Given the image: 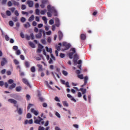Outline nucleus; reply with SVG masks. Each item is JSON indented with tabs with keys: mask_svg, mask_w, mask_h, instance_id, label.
<instances>
[{
	"mask_svg": "<svg viewBox=\"0 0 130 130\" xmlns=\"http://www.w3.org/2000/svg\"><path fill=\"white\" fill-rule=\"evenodd\" d=\"M48 2V0H42V4H44V5H45V4H47Z\"/></svg>",
	"mask_w": 130,
	"mask_h": 130,
	"instance_id": "8fccbe9b",
	"label": "nucleus"
},
{
	"mask_svg": "<svg viewBox=\"0 0 130 130\" xmlns=\"http://www.w3.org/2000/svg\"><path fill=\"white\" fill-rule=\"evenodd\" d=\"M23 26L24 28H26V29H27L30 27V23L26 22L25 24H24Z\"/></svg>",
	"mask_w": 130,
	"mask_h": 130,
	"instance_id": "a211bd4d",
	"label": "nucleus"
},
{
	"mask_svg": "<svg viewBox=\"0 0 130 130\" xmlns=\"http://www.w3.org/2000/svg\"><path fill=\"white\" fill-rule=\"evenodd\" d=\"M15 90L16 92H20L22 90V87L21 86H17L16 87Z\"/></svg>",
	"mask_w": 130,
	"mask_h": 130,
	"instance_id": "f3484780",
	"label": "nucleus"
},
{
	"mask_svg": "<svg viewBox=\"0 0 130 130\" xmlns=\"http://www.w3.org/2000/svg\"><path fill=\"white\" fill-rule=\"evenodd\" d=\"M7 76H11L12 75V72L10 71H8L6 73Z\"/></svg>",
	"mask_w": 130,
	"mask_h": 130,
	"instance_id": "13d9d810",
	"label": "nucleus"
},
{
	"mask_svg": "<svg viewBox=\"0 0 130 130\" xmlns=\"http://www.w3.org/2000/svg\"><path fill=\"white\" fill-rule=\"evenodd\" d=\"M12 20L14 21V22H18L19 21V18H18V17L15 16L12 17Z\"/></svg>",
	"mask_w": 130,
	"mask_h": 130,
	"instance_id": "393cba45",
	"label": "nucleus"
},
{
	"mask_svg": "<svg viewBox=\"0 0 130 130\" xmlns=\"http://www.w3.org/2000/svg\"><path fill=\"white\" fill-rule=\"evenodd\" d=\"M24 63L26 68H29V67H30V64L27 61H25Z\"/></svg>",
	"mask_w": 130,
	"mask_h": 130,
	"instance_id": "c756f323",
	"label": "nucleus"
},
{
	"mask_svg": "<svg viewBox=\"0 0 130 130\" xmlns=\"http://www.w3.org/2000/svg\"><path fill=\"white\" fill-rule=\"evenodd\" d=\"M72 50V52H70L68 54V55L69 56V58L72 59V58H73V56H74V54L76 53V49H75V48H73L72 49H71Z\"/></svg>",
	"mask_w": 130,
	"mask_h": 130,
	"instance_id": "7ed1b4c3",
	"label": "nucleus"
},
{
	"mask_svg": "<svg viewBox=\"0 0 130 130\" xmlns=\"http://www.w3.org/2000/svg\"><path fill=\"white\" fill-rule=\"evenodd\" d=\"M7 62H8L7 59L6 58H2V60L1 62V66H2V67H4V66L7 63Z\"/></svg>",
	"mask_w": 130,
	"mask_h": 130,
	"instance_id": "1a4fd4ad",
	"label": "nucleus"
},
{
	"mask_svg": "<svg viewBox=\"0 0 130 130\" xmlns=\"http://www.w3.org/2000/svg\"><path fill=\"white\" fill-rule=\"evenodd\" d=\"M59 56L61 58H63V57H64V56H66V55L62 53H60Z\"/></svg>",
	"mask_w": 130,
	"mask_h": 130,
	"instance_id": "ea45409f",
	"label": "nucleus"
},
{
	"mask_svg": "<svg viewBox=\"0 0 130 130\" xmlns=\"http://www.w3.org/2000/svg\"><path fill=\"white\" fill-rule=\"evenodd\" d=\"M26 4L28 5V7L29 8H32V7H33V5H34L33 1L30 0H28L26 2Z\"/></svg>",
	"mask_w": 130,
	"mask_h": 130,
	"instance_id": "9b49d317",
	"label": "nucleus"
},
{
	"mask_svg": "<svg viewBox=\"0 0 130 130\" xmlns=\"http://www.w3.org/2000/svg\"><path fill=\"white\" fill-rule=\"evenodd\" d=\"M47 42H48V43H50V42H51V38L50 37L48 38Z\"/></svg>",
	"mask_w": 130,
	"mask_h": 130,
	"instance_id": "4d7b16f0",
	"label": "nucleus"
},
{
	"mask_svg": "<svg viewBox=\"0 0 130 130\" xmlns=\"http://www.w3.org/2000/svg\"><path fill=\"white\" fill-rule=\"evenodd\" d=\"M14 14L15 15V16H17V17L19 16V12H18V10H16L14 12Z\"/></svg>",
	"mask_w": 130,
	"mask_h": 130,
	"instance_id": "864d4df0",
	"label": "nucleus"
},
{
	"mask_svg": "<svg viewBox=\"0 0 130 130\" xmlns=\"http://www.w3.org/2000/svg\"><path fill=\"white\" fill-rule=\"evenodd\" d=\"M30 70L32 73H35V71H36L35 67H32L30 69Z\"/></svg>",
	"mask_w": 130,
	"mask_h": 130,
	"instance_id": "4c0bfd02",
	"label": "nucleus"
},
{
	"mask_svg": "<svg viewBox=\"0 0 130 130\" xmlns=\"http://www.w3.org/2000/svg\"><path fill=\"white\" fill-rule=\"evenodd\" d=\"M28 44L32 48H35V44L33 43L32 42H29Z\"/></svg>",
	"mask_w": 130,
	"mask_h": 130,
	"instance_id": "4be33fe9",
	"label": "nucleus"
},
{
	"mask_svg": "<svg viewBox=\"0 0 130 130\" xmlns=\"http://www.w3.org/2000/svg\"><path fill=\"white\" fill-rule=\"evenodd\" d=\"M73 62L74 66H77V62H78V59L77 58H74L73 59Z\"/></svg>",
	"mask_w": 130,
	"mask_h": 130,
	"instance_id": "bb28decb",
	"label": "nucleus"
},
{
	"mask_svg": "<svg viewBox=\"0 0 130 130\" xmlns=\"http://www.w3.org/2000/svg\"><path fill=\"white\" fill-rule=\"evenodd\" d=\"M8 0H2V5H6Z\"/></svg>",
	"mask_w": 130,
	"mask_h": 130,
	"instance_id": "bf43d9fd",
	"label": "nucleus"
},
{
	"mask_svg": "<svg viewBox=\"0 0 130 130\" xmlns=\"http://www.w3.org/2000/svg\"><path fill=\"white\" fill-rule=\"evenodd\" d=\"M13 3V5L14 6H17V7H19L20 4L19 3V2L15 1V0H13L12 1Z\"/></svg>",
	"mask_w": 130,
	"mask_h": 130,
	"instance_id": "412c9836",
	"label": "nucleus"
},
{
	"mask_svg": "<svg viewBox=\"0 0 130 130\" xmlns=\"http://www.w3.org/2000/svg\"><path fill=\"white\" fill-rule=\"evenodd\" d=\"M34 19H35V17L34 15H32L28 19L29 22H32V21H34Z\"/></svg>",
	"mask_w": 130,
	"mask_h": 130,
	"instance_id": "aec40b11",
	"label": "nucleus"
},
{
	"mask_svg": "<svg viewBox=\"0 0 130 130\" xmlns=\"http://www.w3.org/2000/svg\"><path fill=\"white\" fill-rule=\"evenodd\" d=\"M77 77L78 78H79V79H80L81 80H83V79H84V75H83V74L78 75Z\"/></svg>",
	"mask_w": 130,
	"mask_h": 130,
	"instance_id": "7c9ffc66",
	"label": "nucleus"
},
{
	"mask_svg": "<svg viewBox=\"0 0 130 130\" xmlns=\"http://www.w3.org/2000/svg\"><path fill=\"white\" fill-rule=\"evenodd\" d=\"M14 62L15 63V64H19L20 63V62H19V61H18V60L15 59L14 60Z\"/></svg>",
	"mask_w": 130,
	"mask_h": 130,
	"instance_id": "37998d69",
	"label": "nucleus"
},
{
	"mask_svg": "<svg viewBox=\"0 0 130 130\" xmlns=\"http://www.w3.org/2000/svg\"><path fill=\"white\" fill-rule=\"evenodd\" d=\"M54 100H55V101H56L57 102H60V100H59V99H58V97H57V96L55 97Z\"/></svg>",
	"mask_w": 130,
	"mask_h": 130,
	"instance_id": "79ce46f5",
	"label": "nucleus"
},
{
	"mask_svg": "<svg viewBox=\"0 0 130 130\" xmlns=\"http://www.w3.org/2000/svg\"><path fill=\"white\" fill-rule=\"evenodd\" d=\"M22 82L27 86V87H29V88H31V85H30V83H29V81H28V80L26 78L22 79Z\"/></svg>",
	"mask_w": 130,
	"mask_h": 130,
	"instance_id": "423d86ee",
	"label": "nucleus"
},
{
	"mask_svg": "<svg viewBox=\"0 0 130 130\" xmlns=\"http://www.w3.org/2000/svg\"><path fill=\"white\" fill-rule=\"evenodd\" d=\"M8 102H10V103H12L13 104H14L15 105H16V104H17V101H16L13 99H9Z\"/></svg>",
	"mask_w": 130,
	"mask_h": 130,
	"instance_id": "f8f14e48",
	"label": "nucleus"
},
{
	"mask_svg": "<svg viewBox=\"0 0 130 130\" xmlns=\"http://www.w3.org/2000/svg\"><path fill=\"white\" fill-rule=\"evenodd\" d=\"M36 38H39L40 39L41 37H42V34L41 33H39L36 36Z\"/></svg>",
	"mask_w": 130,
	"mask_h": 130,
	"instance_id": "a878e982",
	"label": "nucleus"
},
{
	"mask_svg": "<svg viewBox=\"0 0 130 130\" xmlns=\"http://www.w3.org/2000/svg\"><path fill=\"white\" fill-rule=\"evenodd\" d=\"M26 5H21V10H26Z\"/></svg>",
	"mask_w": 130,
	"mask_h": 130,
	"instance_id": "3c124183",
	"label": "nucleus"
},
{
	"mask_svg": "<svg viewBox=\"0 0 130 130\" xmlns=\"http://www.w3.org/2000/svg\"><path fill=\"white\" fill-rule=\"evenodd\" d=\"M8 84H12L9 87V89H10V90H13V89H14V88H16V83H14V80L9 79L8 81Z\"/></svg>",
	"mask_w": 130,
	"mask_h": 130,
	"instance_id": "f03ea898",
	"label": "nucleus"
},
{
	"mask_svg": "<svg viewBox=\"0 0 130 130\" xmlns=\"http://www.w3.org/2000/svg\"><path fill=\"white\" fill-rule=\"evenodd\" d=\"M5 85V83L3 81H0V87H3Z\"/></svg>",
	"mask_w": 130,
	"mask_h": 130,
	"instance_id": "5fc2aeb1",
	"label": "nucleus"
},
{
	"mask_svg": "<svg viewBox=\"0 0 130 130\" xmlns=\"http://www.w3.org/2000/svg\"><path fill=\"white\" fill-rule=\"evenodd\" d=\"M14 106L15 107H16V108H17V112H18V114L21 115V114H22V113H23V111L22 110V109L19 108V106L18 105H14Z\"/></svg>",
	"mask_w": 130,
	"mask_h": 130,
	"instance_id": "6e6552de",
	"label": "nucleus"
},
{
	"mask_svg": "<svg viewBox=\"0 0 130 130\" xmlns=\"http://www.w3.org/2000/svg\"><path fill=\"white\" fill-rule=\"evenodd\" d=\"M26 117H27V118H31V117H32V115H31V114H30V113H28L26 115Z\"/></svg>",
	"mask_w": 130,
	"mask_h": 130,
	"instance_id": "58836bf2",
	"label": "nucleus"
},
{
	"mask_svg": "<svg viewBox=\"0 0 130 130\" xmlns=\"http://www.w3.org/2000/svg\"><path fill=\"white\" fill-rule=\"evenodd\" d=\"M49 24L50 25H53L54 24V21L53 19H51L49 21Z\"/></svg>",
	"mask_w": 130,
	"mask_h": 130,
	"instance_id": "c9c22d12",
	"label": "nucleus"
},
{
	"mask_svg": "<svg viewBox=\"0 0 130 130\" xmlns=\"http://www.w3.org/2000/svg\"><path fill=\"white\" fill-rule=\"evenodd\" d=\"M77 64L82 65V60H79L77 61Z\"/></svg>",
	"mask_w": 130,
	"mask_h": 130,
	"instance_id": "338daca9",
	"label": "nucleus"
},
{
	"mask_svg": "<svg viewBox=\"0 0 130 130\" xmlns=\"http://www.w3.org/2000/svg\"><path fill=\"white\" fill-rule=\"evenodd\" d=\"M62 73L63 75H64V76H68V72L63 70V71H62Z\"/></svg>",
	"mask_w": 130,
	"mask_h": 130,
	"instance_id": "de8ad7c7",
	"label": "nucleus"
},
{
	"mask_svg": "<svg viewBox=\"0 0 130 130\" xmlns=\"http://www.w3.org/2000/svg\"><path fill=\"white\" fill-rule=\"evenodd\" d=\"M5 39L6 41H9L10 40V38L8 36V35L5 36Z\"/></svg>",
	"mask_w": 130,
	"mask_h": 130,
	"instance_id": "680f3d73",
	"label": "nucleus"
},
{
	"mask_svg": "<svg viewBox=\"0 0 130 130\" xmlns=\"http://www.w3.org/2000/svg\"><path fill=\"white\" fill-rule=\"evenodd\" d=\"M20 21L22 23H25V22H26V18L21 17Z\"/></svg>",
	"mask_w": 130,
	"mask_h": 130,
	"instance_id": "72a5a7b5",
	"label": "nucleus"
},
{
	"mask_svg": "<svg viewBox=\"0 0 130 130\" xmlns=\"http://www.w3.org/2000/svg\"><path fill=\"white\" fill-rule=\"evenodd\" d=\"M67 97H68V98H70L72 101H74V102H77V101L74 98V97H72V96L71 94H68Z\"/></svg>",
	"mask_w": 130,
	"mask_h": 130,
	"instance_id": "ddd939ff",
	"label": "nucleus"
},
{
	"mask_svg": "<svg viewBox=\"0 0 130 130\" xmlns=\"http://www.w3.org/2000/svg\"><path fill=\"white\" fill-rule=\"evenodd\" d=\"M33 106V104H29L28 106H27V110H29L30 108Z\"/></svg>",
	"mask_w": 130,
	"mask_h": 130,
	"instance_id": "a19ab883",
	"label": "nucleus"
},
{
	"mask_svg": "<svg viewBox=\"0 0 130 130\" xmlns=\"http://www.w3.org/2000/svg\"><path fill=\"white\" fill-rule=\"evenodd\" d=\"M46 51L49 52L50 54L52 53V49L51 48H48V47H46Z\"/></svg>",
	"mask_w": 130,
	"mask_h": 130,
	"instance_id": "6ab92c4d",
	"label": "nucleus"
},
{
	"mask_svg": "<svg viewBox=\"0 0 130 130\" xmlns=\"http://www.w3.org/2000/svg\"><path fill=\"white\" fill-rule=\"evenodd\" d=\"M45 128L44 127H42L41 126H40L38 128V130H45Z\"/></svg>",
	"mask_w": 130,
	"mask_h": 130,
	"instance_id": "6e6d98bb",
	"label": "nucleus"
},
{
	"mask_svg": "<svg viewBox=\"0 0 130 130\" xmlns=\"http://www.w3.org/2000/svg\"><path fill=\"white\" fill-rule=\"evenodd\" d=\"M64 85H66L67 88H70V85H69V82L67 81L66 83H65Z\"/></svg>",
	"mask_w": 130,
	"mask_h": 130,
	"instance_id": "052dcab7",
	"label": "nucleus"
},
{
	"mask_svg": "<svg viewBox=\"0 0 130 130\" xmlns=\"http://www.w3.org/2000/svg\"><path fill=\"white\" fill-rule=\"evenodd\" d=\"M26 97L27 101L30 100V99L31 98V97L30 96V95L29 94H27Z\"/></svg>",
	"mask_w": 130,
	"mask_h": 130,
	"instance_id": "69168bd1",
	"label": "nucleus"
},
{
	"mask_svg": "<svg viewBox=\"0 0 130 130\" xmlns=\"http://www.w3.org/2000/svg\"><path fill=\"white\" fill-rule=\"evenodd\" d=\"M20 58L22 59V60H25V56L23 55H20Z\"/></svg>",
	"mask_w": 130,
	"mask_h": 130,
	"instance_id": "e2e57ef3",
	"label": "nucleus"
},
{
	"mask_svg": "<svg viewBox=\"0 0 130 130\" xmlns=\"http://www.w3.org/2000/svg\"><path fill=\"white\" fill-rule=\"evenodd\" d=\"M42 20H44L45 24H47V18H46V17L43 16L42 17Z\"/></svg>",
	"mask_w": 130,
	"mask_h": 130,
	"instance_id": "cd10ccee",
	"label": "nucleus"
},
{
	"mask_svg": "<svg viewBox=\"0 0 130 130\" xmlns=\"http://www.w3.org/2000/svg\"><path fill=\"white\" fill-rule=\"evenodd\" d=\"M13 49H14V50H18V46H14L13 47Z\"/></svg>",
	"mask_w": 130,
	"mask_h": 130,
	"instance_id": "0e129e2a",
	"label": "nucleus"
},
{
	"mask_svg": "<svg viewBox=\"0 0 130 130\" xmlns=\"http://www.w3.org/2000/svg\"><path fill=\"white\" fill-rule=\"evenodd\" d=\"M25 38L27 40H30V39H31V40H34V39H35V37L33 34H31L30 36L26 35Z\"/></svg>",
	"mask_w": 130,
	"mask_h": 130,
	"instance_id": "20e7f679",
	"label": "nucleus"
},
{
	"mask_svg": "<svg viewBox=\"0 0 130 130\" xmlns=\"http://www.w3.org/2000/svg\"><path fill=\"white\" fill-rule=\"evenodd\" d=\"M55 115L58 117V118H60V114H59L58 112H56L55 113Z\"/></svg>",
	"mask_w": 130,
	"mask_h": 130,
	"instance_id": "09e8293b",
	"label": "nucleus"
},
{
	"mask_svg": "<svg viewBox=\"0 0 130 130\" xmlns=\"http://www.w3.org/2000/svg\"><path fill=\"white\" fill-rule=\"evenodd\" d=\"M62 45L63 46H64V47H66V50H68V49H70V48H71V44L66 42L62 43Z\"/></svg>",
	"mask_w": 130,
	"mask_h": 130,
	"instance_id": "39448f33",
	"label": "nucleus"
},
{
	"mask_svg": "<svg viewBox=\"0 0 130 130\" xmlns=\"http://www.w3.org/2000/svg\"><path fill=\"white\" fill-rule=\"evenodd\" d=\"M80 39L81 40H86V35L81 34L80 35Z\"/></svg>",
	"mask_w": 130,
	"mask_h": 130,
	"instance_id": "4468645a",
	"label": "nucleus"
},
{
	"mask_svg": "<svg viewBox=\"0 0 130 130\" xmlns=\"http://www.w3.org/2000/svg\"><path fill=\"white\" fill-rule=\"evenodd\" d=\"M88 81V76H85L84 77V85H87Z\"/></svg>",
	"mask_w": 130,
	"mask_h": 130,
	"instance_id": "c85d7f7f",
	"label": "nucleus"
},
{
	"mask_svg": "<svg viewBox=\"0 0 130 130\" xmlns=\"http://www.w3.org/2000/svg\"><path fill=\"white\" fill-rule=\"evenodd\" d=\"M38 67L39 68V72H42L43 71V69L42 68V65L41 64H38Z\"/></svg>",
	"mask_w": 130,
	"mask_h": 130,
	"instance_id": "5701e85b",
	"label": "nucleus"
},
{
	"mask_svg": "<svg viewBox=\"0 0 130 130\" xmlns=\"http://www.w3.org/2000/svg\"><path fill=\"white\" fill-rule=\"evenodd\" d=\"M31 112L32 113H34V114L35 115H38V111H37L34 110V108L31 109Z\"/></svg>",
	"mask_w": 130,
	"mask_h": 130,
	"instance_id": "2eb2a0df",
	"label": "nucleus"
},
{
	"mask_svg": "<svg viewBox=\"0 0 130 130\" xmlns=\"http://www.w3.org/2000/svg\"><path fill=\"white\" fill-rule=\"evenodd\" d=\"M21 14L22 15H26V16H28V15H29V13L28 12L25 11H22Z\"/></svg>",
	"mask_w": 130,
	"mask_h": 130,
	"instance_id": "c03bdc74",
	"label": "nucleus"
},
{
	"mask_svg": "<svg viewBox=\"0 0 130 130\" xmlns=\"http://www.w3.org/2000/svg\"><path fill=\"white\" fill-rule=\"evenodd\" d=\"M63 35H62V33H59V40H61L62 39Z\"/></svg>",
	"mask_w": 130,
	"mask_h": 130,
	"instance_id": "f704fd0d",
	"label": "nucleus"
},
{
	"mask_svg": "<svg viewBox=\"0 0 130 130\" xmlns=\"http://www.w3.org/2000/svg\"><path fill=\"white\" fill-rule=\"evenodd\" d=\"M55 26L56 27H59L60 26V21H59V19L56 18L55 19Z\"/></svg>",
	"mask_w": 130,
	"mask_h": 130,
	"instance_id": "9d476101",
	"label": "nucleus"
},
{
	"mask_svg": "<svg viewBox=\"0 0 130 130\" xmlns=\"http://www.w3.org/2000/svg\"><path fill=\"white\" fill-rule=\"evenodd\" d=\"M9 24L11 27H13V26H14V22L13 21H10Z\"/></svg>",
	"mask_w": 130,
	"mask_h": 130,
	"instance_id": "a18cd8bd",
	"label": "nucleus"
},
{
	"mask_svg": "<svg viewBox=\"0 0 130 130\" xmlns=\"http://www.w3.org/2000/svg\"><path fill=\"white\" fill-rule=\"evenodd\" d=\"M47 9L48 12H51V13H53L55 17H57V11H56V10H55V8H54V7H51L50 5H48L47 7Z\"/></svg>",
	"mask_w": 130,
	"mask_h": 130,
	"instance_id": "f257e3e1",
	"label": "nucleus"
},
{
	"mask_svg": "<svg viewBox=\"0 0 130 130\" xmlns=\"http://www.w3.org/2000/svg\"><path fill=\"white\" fill-rule=\"evenodd\" d=\"M80 90L82 92L83 95H84V94H86V92L87 91V89H86V88L84 89L83 88H81L80 89Z\"/></svg>",
	"mask_w": 130,
	"mask_h": 130,
	"instance_id": "dca6fc26",
	"label": "nucleus"
},
{
	"mask_svg": "<svg viewBox=\"0 0 130 130\" xmlns=\"http://www.w3.org/2000/svg\"><path fill=\"white\" fill-rule=\"evenodd\" d=\"M6 15L7 16H11V15H12V14L11 13V11H9V10H7L6 11Z\"/></svg>",
	"mask_w": 130,
	"mask_h": 130,
	"instance_id": "49530a36",
	"label": "nucleus"
},
{
	"mask_svg": "<svg viewBox=\"0 0 130 130\" xmlns=\"http://www.w3.org/2000/svg\"><path fill=\"white\" fill-rule=\"evenodd\" d=\"M62 104L63 106H66V107H69V104L68 103V102H67V101H63Z\"/></svg>",
	"mask_w": 130,
	"mask_h": 130,
	"instance_id": "b1692460",
	"label": "nucleus"
},
{
	"mask_svg": "<svg viewBox=\"0 0 130 130\" xmlns=\"http://www.w3.org/2000/svg\"><path fill=\"white\" fill-rule=\"evenodd\" d=\"M38 119H36L34 121L35 123H37V124H40V123L42 120H43V119L42 118L40 117V116L38 117Z\"/></svg>",
	"mask_w": 130,
	"mask_h": 130,
	"instance_id": "0eeeda50",
	"label": "nucleus"
},
{
	"mask_svg": "<svg viewBox=\"0 0 130 130\" xmlns=\"http://www.w3.org/2000/svg\"><path fill=\"white\" fill-rule=\"evenodd\" d=\"M47 15L49 18H51V17H52V15L50 13V11L48 12Z\"/></svg>",
	"mask_w": 130,
	"mask_h": 130,
	"instance_id": "e433bc0d",
	"label": "nucleus"
},
{
	"mask_svg": "<svg viewBox=\"0 0 130 130\" xmlns=\"http://www.w3.org/2000/svg\"><path fill=\"white\" fill-rule=\"evenodd\" d=\"M36 15H37L38 16H39V15H40V10H39V9H37L36 10Z\"/></svg>",
	"mask_w": 130,
	"mask_h": 130,
	"instance_id": "2f4dec72",
	"label": "nucleus"
},
{
	"mask_svg": "<svg viewBox=\"0 0 130 130\" xmlns=\"http://www.w3.org/2000/svg\"><path fill=\"white\" fill-rule=\"evenodd\" d=\"M43 107H47V104L46 103H43Z\"/></svg>",
	"mask_w": 130,
	"mask_h": 130,
	"instance_id": "774afa93",
	"label": "nucleus"
},
{
	"mask_svg": "<svg viewBox=\"0 0 130 130\" xmlns=\"http://www.w3.org/2000/svg\"><path fill=\"white\" fill-rule=\"evenodd\" d=\"M47 11L46 10V9H45L44 10H42L40 12V14L41 15H44L45 14V13H46Z\"/></svg>",
	"mask_w": 130,
	"mask_h": 130,
	"instance_id": "473e14b6",
	"label": "nucleus"
},
{
	"mask_svg": "<svg viewBox=\"0 0 130 130\" xmlns=\"http://www.w3.org/2000/svg\"><path fill=\"white\" fill-rule=\"evenodd\" d=\"M8 7H12V6H13V4H12V2L9 1L8 2Z\"/></svg>",
	"mask_w": 130,
	"mask_h": 130,
	"instance_id": "603ef678",
	"label": "nucleus"
}]
</instances>
